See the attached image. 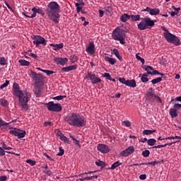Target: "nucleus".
Wrapping results in <instances>:
<instances>
[{
  "label": "nucleus",
  "instance_id": "obj_1",
  "mask_svg": "<svg viewBox=\"0 0 181 181\" xmlns=\"http://www.w3.org/2000/svg\"><path fill=\"white\" fill-rule=\"evenodd\" d=\"M45 12L52 22L54 23H59L60 21V6L56 1H51L48 4Z\"/></svg>",
  "mask_w": 181,
  "mask_h": 181
},
{
  "label": "nucleus",
  "instance_id": "obj_2",
  "mask_svg": "<svg viewBox=\"0 0 181 181\" xmlns=\"http://www.w3.org/2000/svg\"><path fill=\"white\" fill-rule=\"evenodd\" d=\"M65 121H66L69 125L77 127V128L86 127V118L76 113H72L71 116L66 117Z\"/></svg>",
  "mask_w": 181,
  "mask_h": 181
},
{
  "label": "nucleus",
  "instance_id": "obj_3",
  "mask_svg": "<svg viewBox=\"0 0 181 181\" xmlns=\"http://www.w3.org/2000/svg\"><path fill=\"white\" fill-rule=\"evenodd\" d=\"M143 21H141L138 25L137 28L139 30H145L146 29H151L155 26V21L151 19L149 17H145L141 18Z\"/></svg>",
  "mask_w": 181,
  "mask_h": 181
},
{
  "label": "nucleus",
  "instance_id": "obj_4",
  "mask_svg": "<svg viewBox=\"0 0 181 181\" xmlns=\"http://www.w3.org/2000/svg\"><path fill=\"white\" fill-rule=\"evenodd\" d=\"M125 30L119 28H115L112 34V39L115 40H119L121 45H124L125 43Z\"/></svg>",
  "mask_w": 181,
  "mask_h": 181
},
{
  "label": "nucleus",
  "instance_id": "obj_5",
  "mask_svg": "<svg viewBox=\"0 0 181 181\" xmlns=\"http://www.w3.org/2000/svg\"><path fill=\"white\" fill-rule=\"evenodd\" d=\"M163 36L165 40L168 42V43H173V45H175V46L181 45L180 39H179L177 36L170 33L169 31H167V33H164Z\"/></svg>",
  "mask_w": 181,
  "mask_h": 181
},
{
  "label": "nucleus",
  "instance_id": "obj_6",
  "mask_svg": "<svg viewBox=\"0 0 181 181\" xmlns=\"http://www.w3.org/2000/svg\"><path fill=\"white\" fill-rule=\"evenodd\" d=\"M49 111H53L54 112H60L63 107L60 103H54L53 101H50L47 103H45Z\"/></svg>",
  "mask_w": 181,
  "mask_h": 181
},
{
  "label": "nucleus",
  "instance_id": "obj_7",
  "mask_svg": "<svg viewBox=\"0 0 181 181\" xmlns=\"http://www.w3.org/2000/svg\"><path fill=\"white\" fill-rule=\"evenodd\" d=\"M30 74L33 80H35V86H44L45 82H43V75L37 74L32 70H30Z\"/></svg>",
  "mask_w": 181,
  "mask_h": 181
},
{
  "label": "nucleus",
  "instance_id": "obj_8",
  "mask_svg": "<svg viewBox=\"0 0 181 181\" xmlns=\"http://www.w3.org/2000/svg\"><path fill=\"white\" fill-rule=\"evenodd\" d=\"M146 95L149 98H153V100H155L158 103H162V99H160V97L155 94V90L152 88H148Z\"/></svg>",
  "mask_w": 181,
  "mask_h": 181
},
{
  "label": "nucleus",
  "instance_id": "obj_9",
  "mask_svg": "<svg viewBox=\"0 0 181 181\" xmlns=\"http://www.w3.org/2000/svg\"><path fill=\"white\" fill-rule=\"evenodd\" d=\"M13 129L14 130H11L9 134L14 135L15 136H18V139L25 138V135H26V131L21 130L16 128H13Z\"/></svg>",
  "mask_w": 181,
  "mask_h": 181
},
{
  "label": "nucleus",
  "instance_id": "obj_10",
  "mask_svg": "<svg viewBox=\"0 0 181 181\" xmlns=\"http://www.w3.org/2000/svg\"><path fill=\"white\" fill-rule=\"evenodd\" d=\"M19 103H29V99L30 98V93L27 91H22L21 95L18 96Z\"/></svg>",
  "mask_w": 181,
  "mask_h": 181
},
{
  "label": "nucleus",
  "instance_id": "obj_11",
  "mask_svg": "<svg viewBox=\"0 0 181 181\" xmlns=\"http://www.w3.org/2000/svg\"><path fill=\"white\" fill-rule=\"evenodd\" d=\"M134 152H135V148H134V146H129L120 153V156H129V155H132Z\"/></svg>",
  "mask_w": 181,
  "mask_h": 181
},
{
  "label": "nucleus",
  "instance_id": "obj_12",
  "mask_svg": "<svg viewBox=\"0 0 181 181\" xmlns=\"http://www.w3.org/2000/svg\"><path fill=\"white\" fill-rule=\"evenodd\" d=\"M47 43V40L45 39L43 37L39 35L37 40L33 41V44L36 46V47H39L40 45H42V46H46Z\"/></svg>",
  "mask_w": 181,
  "mask_h": 181
},
{
  "label": "nucleus",
  "instance_id": "obj_13",
  "mask_svg": "<svg viewBox=\"0 0 181 181\" xmlns=\"http://www.w3.org/2000/svg\"><path fill=\"white\" fill-rule=\"evenodd\" d=\"M97 148L98 151H99V152H101L102 153H108V152L111 151L110 147H108V146L105 144H98Z\"/></svg>",
  "mask_w": 181,
  "mask_h": 181
},
{
  "label": "nucleus",
  "instance_id": "obj_14",
  "mask_svg": "<svg viewBox=\"0 0 181 181\" xmlns=\"http://www.w3.org/2000/svg\"><path fill=\"white\" fill-rule=\"evenodd\" d=\"M13 94H15L16 97H21V95H22V90H21L19 84L16 83H14L13 85Z\"/></svg>",
  "mask_w": 181,
  "mask_h": 181
},
{
  "label": "nucleus",
  "instance_id": "obj_15",
  "mask_svg": "<svg viewBox=\"0 0 181 181\" xmlns=\"http://www.w3.org/2000/svg\"><path fill=\"white\" fill-rule=\"evenodd\" d=\"M54 62L56 63V64H61V66H64V64H67L69 59L67 58L56 57L54 59Z\"/></svg>",
  "mask_w": 181,
  "mask_h": 181
},
{
  "label": "nucleus",
  "instance_id": "obj_16",
  "mask_svg": "<svg viewBox=\"0 0 181 181\" xmlns=\"http://www.w3.org/2000/svg\"><path fill=\"white\" fill-rule=\"evenodd\" d=\"M57 135V136H59V139H61V141H63L66 144H71V142H70V140H69V138H67L66 136H64V134H63V133H62V132H58Z\"/></svg>",
  "mask_w": 181,
  "mask_h": 181
},
{
  "label": "nucleus",
  "instance_id": "obj_17",
  "mask_svg": "<svg viewBox=\"0 0 181 181\" xmlns=\"http://www.w3.org/2000/svg\"><path fill=\"white\" fill-rule=\"evenodd\" d=\"M94 42H90L86 48L87 53H89L90 54L95 53V51L94 50Z\"/></svg>",
  "mask_w": 181,
  "mask_h": 181
},
{
  "label": "nucleus",
  "instance_id": "obj_18",
  "mask_svg": "<svg viewBox=\"0 0 181 181\" xmlns=\"http://www.w3.org/2000/svg\"><path fill=\"white\" fill-rule=\"evenodd\" d=\"M42 86L36 85L35 90H34V94L36 95V97H40L42 95Z\"/></svg>",
  "mask_w": 181,
  "mask_h": 181
},
{
  "label": "nucleus",
  "instance_id": "obj_19",
  "mask_svg": "<svg viewBox=\"0 0 181 181\" xmlns=\"http://www.w3.org/2000/svg\"><path fill=\"white\" fill-rule=\"evenodd\" d=\"M126 86H127V87L134 88V87L136 86V81L134 79L127 80Z\"/></svg>",
  "mask_w": 181,
  "mask_h": 181
},
{
  "label": "nucleus",
  "instance_id": "obj_20",
  "mask_svg": "<svg viewBox=\"0 0 181 181\" xmlns=\"http://www.w3.org/2000/svg\"><path fill=\"white\" fill-rule=\"evenodd\" d=\"M76 69H77V65H71V66L62 68V71L68 72V71H71L72 70H76Z\"/></svg>",
  "mask_w": 181,
  "mask_h": 181
},
{
  "label": "nucleus",
  "instance_id": "obj_21",
  "mask_svg": "<svg viewBox=\"0 0 181 181\" xmlns=\"http://www.w3.org/2000/svg\"><path fill=\"white\" fill-rule=\"evenodd\" d=\"M49 46H51L52 47H54V50H60V49H63V46H64V44H50Z\"/></svg>",
  "mask_w": 181,
  "mask_h": 181
},
{
  "label": "nucleus",
  "instance_id": "obj_22",
  "mask_svg": "<svg viewBox=\"0 0 181 181\" xmlns=\"http://www.w3.org/2000/svg\"><path fill=\"white\" fill-rule=\"evenodd\" d=\"M151 165V166H155L156 163L155 161H151V162H148V163H134L131 165L130 166H141V165Z\"/></svg>",
  "mask_w": 181,
  "mask_h": 181
},
{
  "label": "nucleus",
  "instance_id": "obj_23",
  "mask_svg": "<svg viewBox=\"0 0 181 181\" xmlns=\"http://www.w3.org/2000/svg\"><path fill=\"white\" fill-rule=\"evenodd\" d=\"M129 19H131V16H129L128 13H124L120 16V21L122 22H127V21H129Z\"/></svg>",
  "mask_w": 181,
  "mask_h": 181
},
{
  "label": "nucleus",
  "instance_id": "obj_24",
  "mask_svg": "<svg viewBox=\"0 0 181 181\" xmlns=\"http://www.w3.org/2000/svg\"><path fill=\"white\" fill-rule=\"evenodd\" d=\"M169 113H170L171 118H176V117H177V115H178L177 110H176V109H175V108L170 109Z\"/></svg>",
  "mask_w": 181,
  "mask_h": 181
},
{
  "label": "nucleus",
  "instance_id": "obj_25",
  "mask_svg": "<svg viewBox=\"0 0 181 181\" xmlns=\"http://www.w3.org/2000/svg\"><path fill=\"white\" fill-rule=\"evenodd\" d=\"M105 62H108L112 65H114L117 63V59H115V58H111L110 57H105Z\"/></svg>",
  "mask_w": 181,
  "mask_h": 181
},
{
  "label": "nucleus",
  "instance_id": "obj_26",
  "mask_svg": "<svg viewBox=\"0 0 181 181\" xmlns=\"http://www.w3.org/2000/svg\"><path fill=\"white\" fill-rule=\"evenodd\" d=\"M119 165H122V163H119V161H116L112 165L111 167H107L106 169H110L111 170H114V169H116V168H118Z\"/></svg>",
  "mask_w": 181,
  "mask_h": 181
},
{
  "label": "nucleus",
  "instance_id": "obj_27",
  "mask_svg": "<svg viewBox=\"0 0 181 181\" xmlns=\"http://www.w3.org/2000/svg\"><path fill=\"white\" fill-rule=\"evenodd\" d=\"M85 78H90L91 83L95 78V74H92L91 72H88L87 75L85 76Z\"/></svg>",
  "mask_w": 181,
  "mask_h": 181
},
{
  "label": "nucleus",
  "instance_id": "obj_28",
  "mask_svg": "<svg viewBox=\"0 0 181 181\" xmlns=\"http://www.w3.org/2000/svg\"><path fill=\"white\" fill-rule=\"evenodd\" d=\"M113 53L116 57L120 61L122 62V56L119 54V51H118L117 49H113Z\"/></svg>",
  "mask_w": 181,
  "mask_h": 181
},
{
  "label": "nucleus",
  "instance_id": "obj_29",
  "mask_svg": "<svg viewBox=\"0 0 181 181\" xmlns=\"http://www.w3.org/2000/svg\"><path fill=\"white\" fill-rule=\"evenodd\" d=\"M160 12V10H159V8H151L150 11V15L156 16V15H159Z\"/></svg>",
  "mask_w": 181,
  "mask_h": 181
},
{
  "label": "nucleus",
  "instance_id": "obj_30",
  "mask_svg": "<svg viewBox=\"0 0 181 181\" xmlns=\"http://www.w3.org/2000/svg\"><path fill=\"white\" fill-rule=\"evenodd\" d=\"M130 19L134 22H136L137 21H141V16L139 14L137 15H130Z\"/></svg>",
  "mask_w": 181,
  "mask_h": 181
},
{
  "label": "nucleus",
  "instance_id": "obj_31",
  "mask_svg": "<svg viewBox=\"0 0 181 181\" xmlns=\"http://www.w3.org/2000/svg\"><path fill=\"white\" fill-rule=\"evenodd\" d=\"M154 132H156V129H153V130L145 129L143 131V135H152V134H154Z\"/></svg>",
  "mask_w": 181,
  "mask_h": 181
},
{
  "label": "nucleus",
  "instance_id": "obj_32",
  "mask_svg": "<svg viewBox=\"0 0 181 181\" xmlns=\"http://www.w3.org/2000/svg\"><path fill=\"white\" fill-rule=\"evenodd\" d=\"M18 63L21 64V66H30V62L29 61H26L25 59H20Z\"/></svg>",
  "mask_w": 181,
  "mask_h": 181
},
{
  "label": "nucleus",
  "instance_id": "obj_33",
  "mask_svg": "<svg viewBox=\"0 0 181 181\" xmlns=\"http://www.w3.org/2000/svg\"><path fill=\"white\" fill-rule=\"evenodd\" d=\"M147 144L149 146H154L156 144V139H149L147 140Z\"/></svg>",
  "mask_w": 181,
  "mask_h": 181
},
{
  "label": "nucleus",
  "instance_id": "obj_34",
  "mask_svg": "<svg viewBox=\"0 0 181 181\" xmlns=\"http://www.w3.org/2000/svg\"><path fill=\"white\" fill-rule=\"evenodd\" d=\"M141 80L142 83H148L149 81V78H148V74H143Z\"/></svg>",
  "mask_w": 181,
  "mask_h": 181
},
{
  "label": "nucleus",
  "instance_id": "obj_35",
  "mask_svg": "<svg viewBox=\"0 0 181 181\" xmlns=\"http://www.w3.org/2000/svg\"><path fill=\"white\" fill-rule=\"evenodd\" d=\"M98 175H93L90 177H82L81 178V180H93V179H98Z\"/></svg>",
  "mask_w": 181,
  "mask_h": 181
},
{
  "label": "nucleus",
  "instance_id": "obj_36",
  "mask_svg": "<svg viewBox=\"0 0 181 181\" xmlns=\"http://www.w3.org/2000/svg\"><path fill=\"white\" fill-rule=\"evenodd\" d=\"M143 69H144V70L146 71H147V74H148V73H152V71H149V70H151V71H153V67H152L151 66H146V65H144Z\"/></svg>",
  "mask_w": 181,
  "mask_h": 181
},
{
  "label": "nucleus",
  "instance_id": "obj_37",
  "mask_svg": "<svg viewBox=\"0 0 181 181\" xmlns=\"http://www.w3.org/2000/svg\"><path fill=\"white\" fill-rule=\"evenodd\" d=\"M21 106L23 110H25V111H28V110H29V107L28 106V102L21 103Z\"/></svg>",
  "mask_w": 181,
  "mask_h": 181
},
{
  "label": "nucleus",
  "instance_id": "obj_38",
  "mask_svg": "<svg viewBox=\"0 0 181 181\" xmlns=\"http://www.w3.org/2000/svg\"><path fill=\"white\" fill-rule=\"evenodd\" d=\"M0 104L2 105V107H8V101L6 99H0Z\"/></svg>",
  "mask_w": 181,
  "mask_h": 181
},
{
  "label": "nucleus",
  "instance_id": "obj_39",
  "mask_svg": "<svg viewBox=\"0 0 181 181\" xmlns=\"http://www.w3.org/2000/svg\"><path fill=\"white\" fill-rule=\"evenodd\" d=\"M141 155L144 158H148L151 155V151L149 150H145L141 153Z\"/></svg>",
  "mask_w": 181,
  "mask_h": 181
},
{
  "label": "nucleus",
  "instance_id": "obj_40",
  "mask_svg": "<svg viewBox=\"0 0 181 181\" xmlns=\"http://www.w3.org/2000/svg\"><path fill=\"white\" fill-rule=\"evenodd\" d=\"M160 81H162V78L158 77L156 78L155 79H153L151 83H152V84H158V83H160Z\"/></svg>",
  "mask_w": 181,
  "mask_h": 181
},
{
  "label": "nucleus",
  "instance_id": "obj_41",
  "mask_svg": "<svg viewBox=\"0 0 181 181\" xmlns=\"http://www.w3.org/2000/svg\"><path fill=\"white\" fill-rule=\"evenodd\" d=\"M166 63H168V60H166V57H162V58L160 60V64L165 66Z\"/></svg>",
  "mask_w": 181,
  "mask_h": 181
},
{
  "label": "nucleus",
  "instance_id": "obj_42",
  "mask_svg": "<svg viewBox=\"0 0 181 181\" xmlns=\"http://www.w3.org/2000/svg\"><path fill=\"white\" fill-rule=\"evenodd\" d=\"M26 163H29V165H30L31 166H35V165H36V161L32 159L26 160Z\"/></svg>",
  "mask_w": 181,
  "mask_h": 181
},
{
  "label": "nucleus",
  "instance_id": "obj_43",
  "mask_svg": "<svg viewBox=\"0 0 181 181\" xmlns=\"http://www.w3.org/2000/svg\"><path fill=\"white\" fill-rule=\"evenodd\" d=\"M0 64L1 66L6 65V59H5V57H2L0 58Z\"/></svg>",
  "mask_w": 181,
  "mask_h": 181
},
{
  "label": "nucleus",
  "instance_id": "obj_44",
  "mask_svg": "<svg viewBox=\"0 0 181 181\" xmlns=\"http://www.w3.org/2000/svg\"><path fill=\"white\" fill-rule=\"evenodd\" d=\"M66 95H58L53 98V100H57V101H60V100H63V98H66Z\"/></svg>",
  "mask_w": 181,
  "mask_h": 181
},
{
  "label": "nucleus",
  "instance_id": "obj_45",
  "mask_svg": "<svg viewBox=\"0 0 181 181\" xmlns=\"http://www.w3.org/2000/svg\"><path fill=\"white\" fill-rule=\"evenodd\" d=\"M98 83H101V79L98 77H95L92 81V84H98Z\"/></svg>",
  "mask_w": 181,
  "mask_h": 181
},
{
  "label": "nucleus",
  "instance_id": "obj_46",
  "mask_svg": "<svg viewBox=\"0 0 181 181\" xmlns=\"http://www.w3.org/2000/svg\"><path fill=\"white\" fill-rule=\"evenodd\" d=\"M136 59L137 60H139L142 63V64H145V59L138 55V54H136Z\"/></svg>",
  "mask_w": 181,
  "mask_h": 181
},
{
  "label": "nucleus",
  "instance_id": "obj_47",
  "mask_svg": "<svg viewBox=\"0 0 181 181\" xmlns=\"http://www.w3.org/2000/svg\"><path fill=\"white\" fill-rule=\"evenodd\" d=\"M64 155V149L62 147H59V152L57 154V156H63Z\"/></svg>",
  "mask_w": 181,
  "mask_h": 181
},
{
  "label": "nucleus",
  "instance_id": "obj_48",
  "mask_svg": "<svg viewBox=\"0 0 181 181\" xmlns=\"http://www.w3.org/2000/svg\"><path fill=\"white\" fill-rule=\"evenodd\" d=\"M8 86H9V81H6L5 83L0 86V88L1 90H4V88L8 87Z\"/></svg>",
  "mask_w": 181,
  "mask_h": 181
},
{
  "label": "nucleus",
  "instance_id": "obj_49",
  "mask_svg": "<svg viewBox=\"0 0 181 181\" xmlns=\"http://www.w3.org/2000/svg\"><path fill=\"white\" fill-rule=\"evenodd\" d=\"M32 11L33 13L31 16H30V18H36V13H37L36 7L33 8Z\"/></svg>",
  "mask_w": 181,
  "mask_h": 181
},
{
  "label": "nucleus",
  "instance_id": "obj_50",
  "mask_svg": "<svg viewBox=\"0 0 181 181\" xmlns=\"http://www.w3.org/2000/svg\"><path fill=\"white\" fill-rule=\"evenodd\" d=\"M70 61L71 62V63H75V62H77V57H76L75 55H71L70 57Z\"/></svg>",
  "mask_w": 181,
  "mask_h": 181
},
{
  "label": "nucleus",
  "instance_id": "obj_51",
  "mask_svg": "<svg viewBox=\"0 0 181 181\" xmlns=\"http://www.w3.org/2000/svg\"><path fill=\"white\" fill-rule=\"evenodd\" d=\"M42 73L47 74V76H50V74H54V71L50 70L42 71Z\"/></svg>",
  "mask_w": 181,
  "mask_h": 181
},
{
  "label": "nucleus",
  "instance_id": "obj_52",
  "mask_svg": "<svg viewBox=\"0 0 181 181\" xmlns=\"http://www.w3.org/2000/svg\"><path fill=\"white\" fill-rule=\"evenodd\" d=\"M104 161H102L101 160H98V161L95 162V165L97 166H100L102 168L103 165H104Z\"/></svg>",
  "mask_w": 181,
  "mask_h": 181
},
{
  "label": "nucleus",
  "instance_id": "obj_53",
  "mask_svg": "<svg viewBox=\"0 0 181 181\" xmlns=\"http://www.w3.org/2000/svg\"><path fill=\"white\" fill-rule=\"evenodd\" d=\"M35 11L37 12V13H40V15H42V16H45V13L43 10L40 8H36Z\"/></svg>",
  "mask_w": 181,
  "mask_h": 181
},
{
  "label": "nucleus",
  "instance_id": "obj_54",
  "mask_svg": "<svg viewBox=\"0 0 181 181\" xmlns=\"http://www.w3.org/2000/svg\"><path fill=\"white\" fill-rule=\"evenodd\" d=\"M103 77H105V78H107V80H112V78H111V75H110L109 73H105L103 75Z\"/></svg>",
  "mask_w": 181,
  "mask_h": 181
},
{
  "label": "nucleus",
  "instance_id": "obj_55",
  "mask_svg": "<svg viewBox=\"0 0 181 181\" xmlns=\"http://www.w3.org/2000/svg\"><path fill=\"white\" fill-rule=\"evenodd\" d=\"M180 108H181V104H179V103L174 104V110H176V111H177L178 110H180Z\"/></svg>",
  "mask_w": 181,
  "mask_h": 181
},
{
  "label": "nucleus",
  "instance_id": "obj_56",
  "mask_svg": "<svg viewBox=\"0 0 181 181\" xmlns=\"http://www.w3.org/2000/svg\"><path fill=\"white\" fill-rule=\"evenodd\" d=\"M148 74H150L151 76H156V75L159 74V71L153 70L152 72H148Z\"/></svg>",
  "mask_w": 181,
  "mask_h": 181
},
{
  "label": "nucleus",
  "instance_id": "obj_57",
  "mask_svg": "<svg viewBox=\"0 0 181 181\" xmlns=\"http://www.w3.org/2000/svg\"><path fill=\"white\" fill-rule=\"evenodd\" d=\"M74 141V144H75V145H77L78 146V148L81 147V145H80V141L76 139H73Z\"/></svg>",
  "mask_w": 181,
  "mask_h": 181
},
{
  "label": "nucleus",
  "instance_id": "obj_58",
  "mask_svg": "<svg viewBox=\"0 0 181 181\" xmlns=\"http://www.w3.org/2000/svg\"><path fill=\"white\" fill-rule=\"evenodd\" d=\"M5 125H9V123H6L2 120V119H0V127H5Z\"/></svg>",
  "mask_w": 181,
  "mask_h": 181
},
{
  "label": "nucleus",
  "instance_id": "obj_59",
  "mask_svg": "<svg viewBox=\"0 0 181 181\" xmlns=\"http://www.w3.org/2000/svg\"><path fill=\"white\" fill-rule=\"evenodd\" d=\"M119 81L122 83V84L127 85V81L125 80V78H119Z\"/></svg>",
  "mask_w": 181,
  "mask_h": 181
},
{
  "label": "nucleus",
  "instance_id": "obj_60",
  "mask_svg": "<svg viewBox=\"0 0 181 181\" xmlns=\"http://www.w3.org/2000/svg\"><path fill=\"white\" fill-rule=\"evenodd\" d=\"M52 125H53L52 122H45L44 123V127H47V126L52 127Z\"/></svg>",
  "mask_w": 181,
  "mask_h": 181
},
{
  "label": "nucleus",
  "instance_id": "obj_61",
  "mask_svg": "<svg viewBox=\"0 0 181 181\" xmlns=\"http://www.w3.org/2000/svg\"><path fill=\"white\" fill-rule=\"evenodd\" d=\"M123 123L125 125V127H131V122L128 120L124 121Z\"/></svg>",
  "mask_w": 181,
  "mask_h": 181
},
{
  "label": "nucleus",
  "instance_id": "obj_62",
  "mask_svg": "<svg viewBox=\"0 0 181 181\" xmlns=\"http://www.w3.org/2000/svg\"><path fill=\"white\" fill-rule=\"evenodd\" d=\"M6 179H8V177H6V175L0 176V181H6Z\"/></svg>",
  "mask_w": 181,
  "mask_h": 181
},
{
  "label": "nucleus",
  "instance_id": "obj_63",
  "mask_svg": "<svg viewBox=\"0 0 181 181\" xmlns=\"http://www.w3.org/2000/svg\"><path fill=\"white\" fill-rule=\"evenodd\" d=\"M5 152L6 151H5L2 147H0V156H4L5 155Z\"/></svg>",
  "mask_w": 181,
  "mask_h": 181
},
{
  "label": "nucleus",
  "instance_id": "obj_64",
  "mask_svg": "<svg viewBox=\"0 0 181 181\" xmlns=\"http://www.w3.org/2000/svg\"><path fill=\"white\" fill-rule=\"evenodd\" d=\"M139 179H140L141 180H145V179H146V175L145 174H141V175H140V176H139Z\"/></svg>",
  "mask_w": 181,
  "mask_h": 181
}]
</instances>
